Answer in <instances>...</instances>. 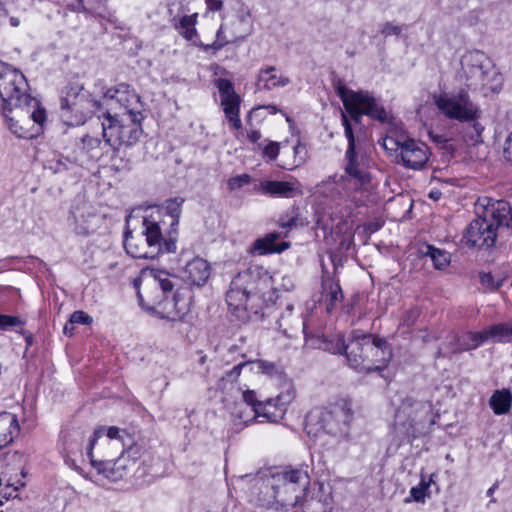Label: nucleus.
Returning a JSON list of instances; mask_svg holds the SVG:
<instances>
[{
	"label": "nucleus",
	"mask_w": 512,
	"mask_h": 512,
	"mask_svg": "<svg viewBox=\"0 0 512 512\" xmlns=\"http://www.w3.org/2000/svg\"><path fill=\"white\" fill-rule=\"evenodd\" d=\"M322 348L332 354H344L346 356L347 363L349 364L350 346L351 340L346 343L344 337L340 334L334 335L329 339L323 340Z\"/></svg>",
	"instance_id": "obj_33"
},
{
	"label": "nucleus",
	"mask_w": 512,
	"mask_h": 512,
	"mask_svg": "<svg viewBox=\"0 0 512 512\" xmlns=\"http://www.w3.org/2000/svg\"><path fill=\"white\" fill-rule=\"evenodd\" d=\"M71 323L89 325L92 323V318L84 311H74L70 316Z\"/></svg>",
	"instance_id": "obj_53"
},
{
	"label": "nucleus",
	"mask_w": 512,
	"mask_h": 512,
	"mask_svg": "<svg viewBox=\"0 0 512 512\" xmlns=\"http://www.w3.org/2000/svg\"><path fill=\"white\" fill-rule=\"evenodd\" d=\"M217 88L219 90L221 99L237 95L234 91V86L230 80L218 79Z\"/></svg>",
	"instance_id": "obj_49"
},
{
	"label": "nucleus",
	"mask_w": 512,
	"mask_h": 512,
	"mask_svg": "<svg viewBox=\"0 0 512 512\" xmlns=\"http://www.w3.org/2000/svg\"><path fill=\"white\" fill-rule=\"evenodd\" d=\"M504 157L507 161L512 163V132L505 141Z\"/></svg>",
	"instance_id": "obj_58"
},
{
	"label": "nucleus",
	"mask_w": 512,
	"mask_h": 512,
	"mask_svg": "<svg viewBox=\"0 0 512 512\" xmlns=\"http://www.w3.org/2000/svg\"><path fill=\"white\" fill-rule=\"evenodd\" d=\"M257 190L262 194L269 195L272 197H293L294 193L298 190L297 181H272L265 180L260 182Z\"/></svg>",
	"instance_id": "obj_24"
},
{
	"label": "nucleus",
	"mask_w": 512,
	"mask_h": 512,
	"mask_svg": "<svg viewBox=\"0 0 512 512\" xmlns=\"http://www.w3.org/2000/svg\"><path fill=\"white\" fill-rule=\"evenodd\" d=\"M95 215L85 206L75 207L69 217V225L77 235L86 236L94 229Z\"/></svg>",
	"instance_id": "obj_23"
},
{
	"label": "nucleus",
	"mask_w": 512,
	"mask_h": 512,
	"mask_svg": "<svg viewBox=\"0 0 512 512\" xmlns=\"http://www.w3.org/2000/svg\"><path fill=\"white\" fill-rule=\"evenodd\" d=\"M468 123H471V125L467 127V131L463 136L465 142L470 145L482 143V133L484 131V126L480 124L478 120H470Z\"/></svg>",
	"instance_id": "obj_43"
},
{
	"label": "nucleus",
	"mask_w": 512,
	"mask_h": 512,
	"mask_svg": "<svg viewBox=\"0 0 512 512\" xmlns=\"http://www.w3.org/2000/svg\"><path fill=\"white\" fill-rule=\"evenodd\" d=\"M429 196H430V198H432L434 200H437L439 198V196H440V192H433L432 191Z\"/></svg>",
	"instance_id": "obj_63"
},
{
	"label": "nucleus",
	"mask_w": 512,
	"mask_h": 512,
	"mask_svg": "<svg viewBox=\"0 0 512 512\" xmlns=\"http://www.w3.org/2000/svg\"><path fill=\"white\" fill-rule=\"evenodd\" d=\"M392 357V350L384 338L372 334H353L351 338L349 366L359 372L383 370Z\"/></svg>",
	"instance_id": "obj_7"
},
{
	"label": "nucleus",
	"mask_w": 512,
	"mask_h": 512,
	"mask_svg": "<svg viewBox=\"0 0 512 512\" xmlns=\"http://www.w3.org/2000/svg\"><path fill=\"white\" fill-rule=\"evenodd\" d=\"M494 490H495V486H493V487L489 488V490L487 491V495H488V496L492 495V494H493V492H494Z\"/></svg>",
	"instance_id": "obj_64"
},
{
	"label": "nucleus",
	"mask_w": 512,
	"mask_h": 512,
	"mask_svg": "<svg viewBox=\"0 0 512 512\" xmlns=\"http://www.w3.org/2000/svg\"><path fill=\"white\" fill-rule=\"evenodd\" d=\"M183 202L184 200L182 198L169 199L166 201V204L162 209H158L153 212L162 213V219L166 222V224L163 225V230H165L166 227L169 226L170 230L168 232H172V235L174 237L177 236L176 227L179 224V219L181 216V205Z\"/></svg>",
	"instance_id": "obj_25"
},
{
	"label": "nucleus",
	"mask_w": 512,
	"mask_h": 512,
	"mask_svg": "<svg viewBox=\"0 0 512 512\" xmlns=\"http://www.w3.org/2000/svg\"><path fill=\"white\" fill-rule=\"evenodd\" d=\"M196 18L197 13L192 15H185L180 19L179 24L176 26V29L179 31V33L182 34L183 37L187 40H191L196 35Z\"/></svg>",
	"instance_id": "obj_41"
},
{
	"label": "nucleus",
	"mask_w": 512,
	"mask_h": 512,
	"mask_svg": "<svg viewBox=\"0 0 512 512\" xmlns=\"http://www.w3.org/2000/svg\"><path fill=\"white\" fill-rule=\"evenodd\" d=\"M466 243L470 247L490 248L494 246L497 233L493 222L485 216L473 220L466 231Z\"/></svg>",
	"instance_id": "obj_18"
},
{
	"label": "nucleus",
	"mask_w": 512,
	"mask_h": 512,
	"mask_svg": "<svg viewBox=\"0 0 512 512\" xmlns=\"http://www.w3.org/2000/svg\"><path fill=\"white\" fill-rule=\"evenodd\" d=\"M433 483V474L430 475L428 479H426L424 475H421V481L419 485L410 489V497L412 500L415 502H424L425 498L430 496L428 489Z\"/></svg>",
	"instance_id": "obj_36"
},
{
	"label": "nucleus",
	"mask_w": 512,
	"mask_h": 512,
	"mask_svg": "<svg viewBox=\"0 0 512 512\" xmlns=\"http://www.w3.org/2000/svg\"><path fill=\"white\" fill-rule=\"evenodd\" d=\"M282 396H277L275 399H267L262 401V404H258V408L251 417H245L240 411L236 412L237 419L243 424L247 425L249 422L262 418L259 422H270L277 423L283 419L286 407V402L282 401Z\"/></svg>",
	"instance_id": "obj_20"
},
{
	"label": "nucleus",
	"mask_w": 512,
	"mask_h": 512,
	"mask_svg": "<svg viewBox=\"0 0 512 512\" xmlns=\"http://www.w3.org/2000/svg\"><path fill=\"white\" fill-rule=\"evenodd\" d=\"M22 324L21 319L16 316L0 314V330H7L10 327H17Z\"/></svg>",
	"instance_id": "obj_51"
},
{
	"label": "nucleus",
	"mask_w": 512,
	"mask_h": 512,
	"mask_svg": "<svg viewBox=\"0 0 512 512\" xmlns=\"http://www.w3.org/2000/svg\"><path fill=\"white\" fill-rule=\"evenodd\" d=\"M100 108V101L79 84L68 85L62 91L59 113L68 126L83 125Z\"/></svg>",
	"instance_id": "obj_9"
},
{
	"label": "nucleus",
	"mask_w": 512,
	"mask_h": 512,
	"mask_svg": "<svg viewBox=\"0 0 512 512\" xmlns=\"http://www.w3.org/2000/svg\"><path fill=\"white\" fill-rule=\"evenodd\" d=\"M157 284L160 286L163 293L171 292L174 288L173 282L168 277V274L165 272H160L156 278Z\"/></svg>",
	"instance_id": "obj_52"
},
{
	"label": "nucleus",
	"mask_w": 512,
	"mask_h": 512,
	"mask_svg": "<svg viewBox=\"0 0 512 512\" xmlns=\"http://www.w3.org/2000/svg\"><path fill=\"white\" fill-rule=\"evenodd\" d=\"M419 310L418 308H411L409 310H407L403 316H402V319H401V325H404V326H407V327H410L412 326L417 318L419 317Z\"/></svg>",
	"instance_id": "obj_54"
},
{
	"label": "nucleus",
	"mask_w": 512,
	"mask_h": 512,
	"mask_svg": "<svg viewBox=\"0 0 512 512\" xmlns=\"http://www.w3.org/2000/svg\"><path fill=\"white\" fill-rule=\"evenodd\" d=\"M25 76L17 69L0 63V98L2 114L9 130L20 138L32 137L29 133L30 122L43 125L46 112L40 102L27 94Z\"/></svg>",
	"instance_id": "obj_1"
},
{
	"label": "nucleus",
	"mask_w": 512,
	"mask_h": 512,
	"mask_svg": "<svg viewBox=\"0 0 512 512\" xmlns=\"http://www.w3.org/2000/svg\"><path fill=\"white\" fill-rule=\"evenodd\" d=\"M104 99L109 107L107 111L111 113L115 109L114 105H119L122 112H117V114L143 115L140 96L126 83H120L116 87L108 89L104 93Z\"/></svg>",
	"instance_id": "obj_15"
},
{
	"label": "nucleus",
	"mask_w": 512,
	"mask_h": 512,
	"mask_svg": "<svg viewBox=\"0 0 512 512\" xmlns=\"http://www.w3.org/2000/svg\"><path fill=\"white\" fill-rule=\"evenodd\" d=\"M73 162L63 156H55L47 159L44 163V168L52 174H61L71 169Z\"/></svg>",
	"instance_id": "obj_37"
},
{
	"label": "nucleus",
	"mask_w": 512,
	"mask_h": 512,
	"mask_svg": "<svg viewBox=\"0 0 512 512\" xmlns=\"http://www.w3.org/2000/svg\"><path fill=\"white\" fill-rule=\"evenodd\" d=\"M278 238L279 234L273 232L265 235L263 238L257 239L250 249L251 253L257 255H265L274 252L280 253L286 250L289 247V243L282 242L278 244L276 243Z\"/></svg>",
	"instance_id": "obj_28"
},
{
	"label": "nucleus",
	"mask_w": 512,
	"mask_h": 512,
	"mask_svg": "<svg viewBox=\"0 0 512 512\" xmlns=\"http://www.w3.org/2000/svg\"><path fill=\"white\" fill-rule=\"evenodd\" d=\"M264 156L268 157L270 160L276 159L279 154V143L270 142L263 149Z\"/></svg>",
	"instance_id": "obj_56"
},
{
	"label": "nucleus",
	"mask_w": 512,
	"mask_h": 512,
	"mask_svg": "<svg viewBox=\"0 0 512 512\" xmlns=\"http://www.w3.org/2000/svg\"><path fill=\"white\" fill-rule=\"evenodd\" d=\"M250 181L251 177L248 174L237 175L228 180V187L230 190H237L249 184Z\"/></svg>",
	"instance_id": "obj_50"
},
{
	"label": "nucleus",
	"mask_w": 512,
	"mask_h": 512,
	"mask_svg": "<svg viewBox=\"0 0 512 512\" xmlns=\"http://www.w3.org/2000/svg\"><path fill=\"white\" fill-rule=\"evenodd\" d=\"M489 339L494 342H502L508 340L512 336V323H501L491 326L487 329Z\"/></svg>",
	"instance_id": "obj_40"
},
{
	"label": "nucleus",
	"mask_w": 512,
	"mask_h": 512,
	"mask_svg": "<svg viewBox=\"0 0 512 512\" xmlns=\"http://www.w3.org/2000/svg\"><path fill=\"white\" fill-rule=\"evenodd\" d=\"M143 231L136 236L131 231L125 232L124 248L133 258L154 259L162 253H172L176 250L177 237L172 232L163 236L162 213H151L143 219Z\"/></svg>",
	"instance_id": "obj_5"
},
{
	"label": "nucleus",
	"mask_w": 512,
	"mask_h": 512,
	"mask_svg": "<svg viewBox=\"0 0 512 512\" xmlns=\"http://www.w3.org/2000/svg\"><path fill=\"white\" fill-rule=\"evenodd\" d=\"M352 416L353 412L346 403L315 407L305 417V430L312 438L329 435L341 440L349 433Z\"/></svg>",
	"instance_id": "obj_6"
},
{
	"label": "nucleus",
	"mask_w": 512,
	"mask_h": 512,
	"mask_svg": "<svg viewBox=\"0 0 512 512\" xmlns=\"http://www.w3.org/2000/svg\"><path fill=\"white\" fill-rule=\"evenodd\" d=\"M438 110L449 120L461 123L478 120L481 116L479 106L472 101L469 90L461 88L458 92H443L435 97Z\"/></svg>",
	"instance_id": "obj_11"
},
{
	"label": "nucleus",
	"mask_w": 512,
	"mask_h": 512,
	"mask_svg": "<svg viewBox=\"0 0 512 512\" xmlns=\"http://www.w3.org/2000/svg\"><path fill=\"white\" fill-rule=\"evenodd\" d=\"M240 38H242V37L236 36V35H231V37H227L224 32V26L221 25L216 33V40L211 45H207L205 47V49L208 50L211 48L214 50H219V49L223 48L225 45H227L228 43L236 42Z\"/></svg>",
	"instance_id": "obj_44"
},
{
	"label": "nucleus",
	"mask_w": 512,
	"mask_h": 512,
	"mask_svg": "<svg viewBox=\"0 0 512 512\" xmlns=\"http://www.w3.org/2000/svg\"><path fill=\"white\" fill-rule=\"evenodd\" d=\"M243 369H249L251 371V361L241 362L235 365L230 371L225 373L222 380L227 379L230 382L236 381Z\"/></svg>",
	"instance_id": "obj_48"
},
{
	"label": "nucleus",
	"mask_w": 512,
	"mask_h": 512,
	"mask_svg": "<svg viewBox=\"0 0 512 512\" xmlns=\"http://www.w3.org/2000/svg\"><path fill=\"white\" fill-rule=\"evenodd\" d=\"M406 138L397 137L394 138L392 136H387L383 140L384 149L392 156H394L395 161L397 160V154L402 150L403 142Z\"/></svg>",
	"instance_id": "obj_45"
},
{
	"label": "nucleus",
	"mask_w": 512,
	"mask_h": 512,
	"mask_svg": "<svg viewBox=\"0 0 512 512\" xmlns=\"http://www.w3.org/2000/svg\"><path fill=\"white\" fill-rule=\"evenodd\" d=\"M489 404L496 415L506 414L511 408L512 395L507 389L497 390L492 394Z\"/></svg>",
	"instance_id": "obj_30"
},
{
	"label": "nucleus",
	"mask_w": 512,
	"mask_h": 512,
	"mask_svg": "<svg viewBox=\"0 0 512 512\" xmlns=\"http://www.w3.org/2000/svg\"><path fill=\"white\" fill-rule=\"evenodd\" d=\"M192 304L190 288L177 289L172 298L165 297L158 302L156 311L161 318L170 321H181L189 313Z\"/></svg>",
	"instance_id": "obj_16"
},
{
	"label": "nucleus",
	"mask_w": 512,
	"mask_h": 512,
	"mask_svg": "<svg viewBox=\"0 0 512 512\" xmlns=\"http://www.w3.org/2000/svg\"><path fill=\"white\" fill-rule=\"evenodd\" d=\"M504 278L500 276H495L491 273H482L480 274V283L483 287L487 288L490 291H496L503 284Z\"/></svg>",
	"instance_id": "obj_46"
},
{
	"label": "nucleus",
	"mask_w": 512,
	"mask_h": 512,
	"mask_svg": "<svg viewBox=\"0 0 512 512\" xmlns=\"http://www.w3.org/2000/svg\"><path fill=\"white\" fill-rule=\"evenodd\" d=\"M435 419L430 402L417 401L412 397L404 398L395 413L393 439L389 450L394 446L396 451L402 444L411 443L414 439L428 434Z\"/></svg>",
	"instance_id": "obj_4"
},
{
	"label": "nucleus",
	"mask_w": 512,
	"mask_h": 512,
	"mask_svg": "<svg viewBox=\"0 0 512 512\" xmlns=\"http://www.w3.org/2000/svg\"><path fill=\"white\" fill-rule=\"evenodd\" d=\"M224 113L234 129H240L242 124L239 118L240 97L238 95L221 99Z\"/></svg>",
	"instance_id": "obj_31"
},
{
	"label": "nucleus",
	"mask_w": 512,
	"mask_h": 512,
	"mask_svg": "<svg viewBox=\"0 0 512 512\" xmlns=\"http://www.w3.org/2000/svg\"><path fill=\"white\" fill-rule=\"evenodd\" d=\"M101 447H106L107 450H114L115 453L122 449L119 457L129 459L131 469L134 468L136 461L140 459L143 454V448L133 441L131 435L126 430L115 426L105 428Z\"/></svg>",
	"instance_id": "obj_14"
},
{
	"label": "nucleus",
	"mask_w": 512,
	"mask_h": 512,
	"mask_svg": "<svg viewBox=\"0 0 512 512\" xmlns=\"http://www.w3.org/2000/svg\"><path fill=\"white\" fill-rule=\"evenodd\" d=\"M429 155V148L424 143L406 138L402 150L397 154L396 163L408 169L419 170L425 166Z\"/></svg>",
	"instance_id": "obj_19"
},
{
	"label": "nucleus",
	"mask_w": 512,
	"mask_h": 512,
	"mask_svg": "<svg viewBox=\"0 0 512 512\" xmlns=\"http://www.w3.org/2000/svg\"><path fill=\"white\" fill-rule=\"evenodd\" d=\"M210 276L209 263L200 257H195L189 261L182 271V279L194 286H202Z\"/></svg>",
	"instance_id": "obj_22"
},
{
	"label": "nucleus",
	"mask_w": 512,
	"mask_h": 512,
	"mask_svg": "<svg viewBox=\"0 0 512 512\" xmlns=\"http://www.w3.org/2000/svg\"><path fill=\"white\" fill-rule=\"evenodd\" d=\"M245 482L252 484L253 490H259L255 502L263 507L288 511L301 504L310 486L308 466L273 474L269 483L256 475L246 474L232 478V484L243 488Z\"/></svg>",
	"instance_id": "obj_2"
},
{
	"label": "nucleus",
	"mask_w": 512,
	"mask_h": 512,
	"mask_svg": "<svg viewBox=\"0 0 512 512\" xmlns=\"http://www.w3.org/2000/svg\"><path fill=\"white\" fill-rule=\"evenodd\" d=\"M293 150H294L295 166H299L306 159V155H307L306 147L304 145H302L300 142H298L297 145L294 146Z\"/></svg>",
	"instance_id": "obj_55"
},
{
	"label": "nucleus",
	"mask_w": 512,
	"mask_h": 512,
	"mask_svg": "<svg viewBox=\"0 0 512 512\" xmlns=\"http://www.w3.org/2000/svg\"><path fill=\"white\" fill-rule=\"evenodd\" d=\"M74 331V325L71 323V320L64 325L63 332L65 335L72 336Z\"/></svg>",
	"instance_id": "obj_61"
},
{
	"label": "nucleus",
	"mask_w": 512,
	"mask_h": 512,
	"mask_svg": "<svg viewBox=\"0 0 512 512\" xmlns=\"http://www.w3.org/2000/svg\"><path fill=\"white\" fill-rule=\"evenodd\" d=\"M144 115L113 114L107 111L102 121V134L106 145L117 151L120 146L135 145L143 134Z\"/></svg>",
	"instance_id": "obj_8"
},
{
	"label": "nucleus",
	"mask_w": 512,
	"mask_h": 512,
	"mask_svg": "<svg viewBox=\"0 0 512 512\" xmlns=\"http://www.w3.org/2000/svg\"><path fill=\"white\" fill-rule=\"evenodd\" d=\"M68 436H70V435L67 434V435L63 436L64 442H65V445H66V449L69 450V451H73L74 447H73L72 443H69Z\"/></svg>",
	"instance_id": "obj_62"
},
{
	"label": "nucleus",
	"mask_w": 512,
	"mask_h": 512,
	"mask_svg": "<svg viewBox=\"0 0 512 512\" xmlns=\"http://www.w3.org/2000/svg\"><path fill=\"white\" fill-rule=\"evenodd\" d=\"M207 8L209 11H220L223 6L221 0H206Z\"/></svg>",
	"instance_id": "obj_59"
},
{
	"label": "nucleus",
	"mask_w": 512,
	"mask_h": 512,
	"mask_svg": "<svg viewBox=\"0 0 512 512\" xmlns=\"http://www.w3.org/2000/svg\"><path fill=\"white\" fill-rule=\"evenodd\" d=\"M298 208L292 207L286 215H283L279 219V225L282 228L290 229L297 225L298 222Z\"/></svg>",
	"instance_id": "obj_47"
},
{
	"label": "nucleus",
	"mask_w": 512,
	"mask_h": 512,
	"mask_svg": "<svg viewBox=\"0 0 512 512\" xmlns=\"http://www.w3.org/2000/svg\"><path fill=\"white\" fill-rule=\"evenodd\" d=\"M402 31V28L398 25H394L393 23L391 22H387L384 24L382 30H381V33L384 34L385 36H390V35H399Z\"/></svg>",
	"instance_id": "obj_57"
},
{
	"label": "nucleus",
	"mask_w": 512,
	"mask_h": 512,
	"mask_svg": "<svg viewBox=\"0 0 512 512\" xmlns=\"http://www.w3.org/2000/svg\"><path fill=\"white\" fill-rule=\"evenodd\" d=\"M487 340H490L487 329L480 332H470L463 337L461 346L463 350H473Z\"/></svg>",
	"instance_id": "obj_39"
},
{
	"label": "nucleus",
	"mask_w": 512,
	"mask_h": 512,
	"mask_svg": "<svg viewBox=\"0 0 512 512\" xmlns=\"http://www.w3.org/2000/svg\"><path fill=\"white\" fill-rule=\"evenodd\" d=\"M258 404H262V401L258 400L255 391L245 390L242 393V401L235 404L232 416L237 419L236 412L242 411L245 417H251L258 408Z\"/></svg>",
	"instance_id": "obj_29"
},
{
	"label": "nucleus",
	"mask_w": 512,
	"mask_h": 512,
	"mask_svg": "<svg viewBox=\"0 0 512 512\" xmlns=\"http://www.w3.org/2000/svg\"><path fill=\"white\" fill-rule=\"evenodd\" d=\"M18 419L10 412L0 413V449L9 445L19 433Z\"/></svg>",
	"instance_id": "obj_27"
},
{
	"label": "nucleus",
	"mask_w": 512,
	"mask_h": 512,
	"mask_svg": "<svg viewBox=\"0 0 512 512\" xmlns=\"http://www.w3.org/2000/svg\"><path fill=\"white\" fill-rule=\"evenodd\" d=\"M104 433L105 427H99L94 431L87 446V456L90 459L91 465L99 474L115 482L123 479L132 470L131 462L126 457L109 459L110 456L116 453H111L110 450L104 451V447H101ZM105 449L107 448L105 447Z\"/></svg>",
	"instance_id": "obj_10"
},
{
	"label": "nucleus",
	"mask_w": 512,
	"mask_h": 512,
	"mask_svg": "<svg viewBox=\"0 0 512 512\" xmlns=\"http://www.w3.org/2000/svg\"><path fill=\"white\" fill-rule=\"evenodd\" d=\"M248 138L252 143H256L261 138V134L257 130H251L248 133Z\"/></svg>",
	"instance_id": "obj_60"
},
{
	"label": "nucleus",
	"mask_w": 512,
	"mask_h": 512,
	"mask_svg": "<svg viewBox=\"0 0 512 512\" xmlns=\"http://www.w3.org/2000/svg\"><path fill=\"white\" fill-rule=\"evenodd\" d=\"M294 306L293 304H287L284 312L281 314L277 323L279 329L283 331L284 334L289 335L288 330L292 329V324L295 323L297 326H302L303 331L305 330V322L301 321L299 318L293 316Z\"/></svg>",
	"instance_id": "obj_34"
},
{
	"label": "nucleus",
	"mask_w": 512,
	"mask_h": 512,
	"mask_svg": "<svg viewBox=\"0 0 512 512\" xmlns=\"http://www.w3.org/2000/svg\"><path fill=\"white\" fill-rule=\"evenodd\" d=\"M425 255L431 258L434 267L439 270L446 268L450 263V256L446 251L440 250L431 245L427 246Z\"/></svg>",
	"instance_id": "obj_42"
},
{
	"label": "nucleus",
	"mask_w": 512,
	"mask_h": 512,
	"mask_svg": "<svg viewBox=\"0 0 512 512\" xmlns=\"http://www.w3.org/2000/svg\"><path fill=\"white\" fill-rule=\"evenodd\" d=\"M337 94L341 98L346 111L355 122L358 123L363 114L382 123L389 120L386 110L368 92H355L339 83Z\"/></svg>",
	"instance_id": "obj_12"
},
{
	"label": "nucleus",
	"mask_w": 512,
	"mask_h": 512,
	"mask_svg": "<svg viewBox=\"0 0 512 512\" xmlns=\"http://www.w3.org/2000/svg\"><path fill=\"white\" fill-rule=\"evenodd\" d=\"M342 123L344 126L345 136L348 140V148L345 153V159L347 161L345 165V173L350 179L354 180L355 186H362L368 183L370 178L366 170L361 167L358 162L352 125L344 113H342Z\"/></svg>",
	"instance_id": "obj_17"
},
{
	"label": "nucleus",
	"mask_w": 512,
	"mask_h": 512,
	"mask_svg": "<svg viewBox=\"0 0 512 512\" xmlns=\"http://www.w3.org/2000/svg\"><path fill=\"white\" fill-rule=\"evenodd\" d=\"M492 71L490 59L481 51L475 50L466 53L461 61L459 77L465 79V89L475 90L487 85V79Z\"/></svg>",
	"instance_id": "obj_13"
},
{
	"label": "nucleus",
	"mask_w": 512,
	"mask_h": 512,
	"mask_svg": "<svg viewBox=\"0 0 512 512\" xmlns=\"http://www.w3.org/2000/svg\"><path fill=\"white\" fill-rule=\"evenodd\" d=\"M325 293V301L327 302L326 309L328 312L332 311L337 304L341 303L344 296L341 286L338 282L328 280L323 283Z\"/></svg>",
	"instance_id": "obj_32"
},
{
	"label": "nucleus",
	"mask_w": 512,
	"mask_h": 512,
	"mask_svg": "<svg viewBox=\"0 0 512 512\" xmlns=\"http://www.w3.org/2000/svg\"><path fill=\"white\" fill-rule=\"evenodd\" d=\"M251 371H257L270 377L280 378L283 375L281 367L265 360L251 361Z\"/></svg>",
	"instance_id": "obj_38"
},
{
	"label": "nucleus",
	"mask_w": 512,
	"mask_h": 512,
	"mask_svg": "<svg viewBox=\"0 0 512 512\" xmlns=\"http://www.w3.org/2000/svg\"><path fill=\"white\" fill-rule=\"evenodd\" d=\"M290 83V79L277 74L274 66L261 69L259 71L256 86L258 90H272L277 87H284Z\"/></svg>",
	"instance_id": "obj_26"
},
{
	"label": "nucleus",
	"mask_w": 512,
	"mask_h": 512,
	"mask_svg": "<svg viewBox=\"0 0 512 512\" xmlns=\"http://www.w3.org/2000/svg\"><path fill=\"white\" fill-rule=\"evenodd\" d=\"M484 216L498 226L512 228V206L505 200L484 199Z\"/></svg>",
	"instance_id": "obj_21"
},
{
	"label": "nucleus",
	"mask_w": 512,
	"mask_h": 512,
	"mask_svg": "<svg viewBox=\"0 0 512 512\" xmlns=\"http://www.w3.org/2000/svg\"><path fill=\"white\" fill-rule=\"evenodd\" d=\"M82 144H83V149L87 152L89 158H91V159L99 160L106 152L104 150V148L107 145L105 143L103 146L101 143V140L99 138L85 135L82 138Z\"/></svg>",
	"instance_id": "obj_35"
},
{
	"label": "nucleus",
	"mask_w": 512,
	"mask_h": 512,
	"mask_svg": "<svg viewBox=\"0 0 512 512\" xmlns=\"http://www.w3.org/2000/svg\"><path fill=\"white\" fill-rule=\"evenodd\" d=\"M273 279L260 266L239 272L231 281L226 302L231 312L241 320L249 318V312L258 313L262 305L274 303Z\"/></svg>",
	"instance_id": "obj_3"
}]
</instances>
